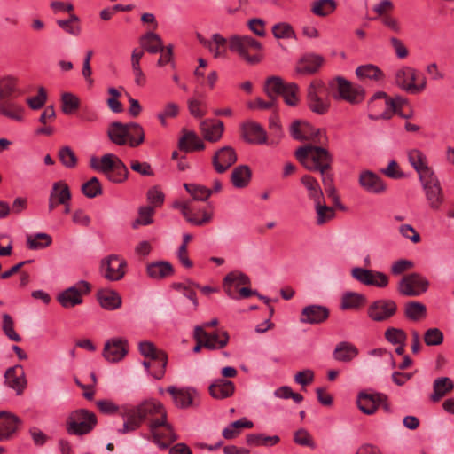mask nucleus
<instances>
[{"mask_svg":"<svg viewBox=\"0 0 454 454\" xmlns=\"http://www.w3.org/2000/svg\"><path fill=\"white\" fill-rule=\"evenodd\" d=\"M90 167L105 175L114 184L124 183L129 175L124 162L114 153H106L100 158L93 156L90 160Z\"/></svg>","mask_w":454,"mask_h":454,"instance_id":"1","label":"nucleus"},{"mask_svg":"<svg viewBox=\"0 0 454 454\" xmlns=\"http://www.w3.org/2000/svg\"><path fill=\"white\" fill-rule=\"evenodd\" d=\"M295 156L310 171H328L333 162V156L328 150L311 145L299 147Z\"/></svg>","mask_w":454,"mask_h":454,"instance_id":"2","label":"nucleus"},{"mask_svg":"<svg viewBox=\"0 0 454 454\" xmlns=\"http://www.w3.org/2000/svg\"><path fill=\"white\" fill-rule=\"evenodd\" d=\"M229 48L249 65H256L262 59V45L249 35H232L229 39Z\"/></svg>","mask_w":454,"mask_h":454,"instance_id":"3","label":"nucleus"},{"mask_svg":"<svg viewBox=\"0 0 454 454\" xmlns=\"http://www.w3.org/2000/svg\"><path fill=\"white\" fill-rule=\"evenodd\" d=\"M332 96L335 100H344L350 105H358L365 98V90L362 86L353 85L342 76H336L329 82Z\"/></svg>","mask_w":454,"mask_h":454,"instance_id":"4","label":"nucleus"},{"mask_svg":"<svg viewBox=\"0 0 454 454\" xmlns=\"http://www.w3.org/2000/svg\"><path fill=\"white\" fill-rule=\"evenodd\" d=\"M265 92L269 98H277L281 95L285 103L295 106L299 102V87L294 82L285 83L279 76H270L265 82Z\"/></svg>","mask_w":454,"mask_h":454,"instance_id":"5","label":"nucleus"},{"mask_svg":"<svg viewBox=\"0 0 454 454\" xmlns=\"http://www.w3.org/2000/svg\"><path fill=\"white\" fill-rule=\"evenodd\" d=\"M97 425L96 415L85 409L72 411L67 419L66 429L69 434H89Z\"/></svg>","mask_w":454,"mask_h":454,"instance_id":"6","label":"nucleus"},{"mask_svg":"<svg viewBox=\"0 0 454 454\" xmlns=\"http://www.w3.org/2000/svg\"><path fill=\"white\" fill-rule=\"evenodd\" d=\"M325 83L321 80H315L310 82L307 89V106L313 113L324 115L328 113L331 106V100L324 96Z\"/></svg>","mask_w":454,"mask_h":454,"instance_id":"7","label":"nucleus"},{"mask_svg":"<svg viewBox=\"0 0 454 454\" xmlns=\"http://www.w3.org/2000/svg\"><path fill=\"white\" fill-rule=\"evenodd\" d=\"M418 78V71L411 67H403L396 70L395 74V82L403 90L418 94L422 92L427 86L425 77L421 79L419 83H415Z\"/></svg>","mask_w":454,"mask_h":454,"instance_id":"8","label":"nucleus"},{"mask_svg":"<svg viewBox=\"0 0 454 454\" xmlns=\"http://www.w3.org/2000/svg\"><path fill=\"white\" fill-rule=\"evenodd\" d=\"M150 432L152 434L153 442L160 449L168 448L171 442L177 440V435L170 424L166 419H157L149 423Z\"/></svg>","mask_w":454,"mask_h":454,"instance_id":"9","label":"nucleus"},{"mask_svg":"<svg viewBox=\"0 0 454 454\" xmlns=\"http://www.w3.org/2000/svg\"><path fill=\"white\" fill-rule=\"evenodd\" d=\"M127 270V262L117 254H111L101 260L100 273L109 281L123 278Z\"/></svg>","mask_w":454,"mask_h":454,"instance_id":"10","label":"nucleus"},{"mask_svg":"<svg viewBox=\"0 0 454 454\" xmlns=\"http://www.w3.org/2000/svg\"><path fill=\"white\" fill-rule=\"evenodd\" d=\"M429 283L419 273H411L402 278L398 284V291L405 296H419L428 288Z\"/></svg>","mask_w":454,"mask_h":454,"instance_id":"11","label":"nucleus"},{"mask_svg":"<svg viewBox=\"0 0 454 454\" xmlns=\"http://www.w3.org/2000/svg\"><path fill=\"white\" fill-rule=\"evenodd\" d=\"M90 291V285L84 280L77 282L74 286H70L59 293L57 300L62 307L66 309L73 308L82 302V294Z\"/></svg>","mask_w":454,"mask_h":454,"instance_id":"12","label":"nucleus"},{"mask_svg":"<svg viewBox=\"0 0 454 454\" xmlns=\"http://www.w3.org/2000/svg\"><path fill=\"white\" fill-rule=\"evenodd\" d=\"M139 351L142 356L145 358H149L153 361H159L160 369L155 371L153 373V378L157 380H160L166 371V366L168 363V356L167 354L160 349H158L153 343L150 341H142L138 345Z\"/></svg>","mask_w":454,"mask_h":454,"instance_id":"13","label":"nucleus"},{"mask_svg":"<svg viewBox=\"0 0 454 454\" xmlns=\"http://www.w3.org/2000/svg\"><path fill=\"white\" fill-rule=\"evenodd\" d=\"M427 200L432 209L437 210L444 201V195L440 182L435 175L420 180Z\"/></svg>","mask_w":454,"mask_h":454,"instance_id":"14","label":"nucleus"},{"mask_svg":"<svg viewBox=\"0 0 454 454\" xmlns=\"http://www.w3.org/2000/svg\"><path fill=\"white\" fill-rule=\"evenodd\" d=\"M128 354V340L124 338H112L104 345L103 356L110 363L122 360Z\"/></svg>","mask_w":454,"mask_h":454,"instance_id":"15","label":"nucleus"},{"mask_svg":"<svg viewBox=\"0 0 454 454\" xmlns=\"http://www.w3.org/2000/svg\"><path fill=\"white\" fill-rule=\"evenodd\" d=\"M396 303L392 300H378L368 308V316L377 322L387 320L396 312Z\"/></svg>","mask_w":454,"mask_h":454,"instance_id":"16","label":"nucleus"},{"mask_svg":"<svg viewBox=\"0 0 454 454\" xmlns=\"http://www.w3.org/2000/svg\"><path fill=\"white\" fill-rule=\"evenodd\" d=\"M238 160L237 153L231 146H223L217 150L212 158L215 170L223 174L229 169Z\"/></svg>","mask_w":454,"mask_h":454,"instance_id":"17","label":"nucleus"},{"mask_svg":"<svg viewBox=\"0 0 454 454\" xmlns=\"http://www.w3.org/2000/svg\"><path fill=\"white\" fill-rule=\"evenodd\" d=\"M358 183L360 186L370 193L380 194L387 191V184L382 178L370 170L360 173Z\"/></svg>","mask_w":454,"mask_h":454,"instance_id":"18","label":"nucleus"},{"mask_svg":"<svg viewBox=\"0 0 454 454\" xmlns=\"http://www.w3.org/2000/svg\"><path fill=\"white\" fill-rule=\"evenodd\" d=\"M135 408L143 421L148 419L152 423L154 419L167 418V412L163 405L155 400L145 401Z\"/></svg>","mask_w":454,"mask_h":454,"instance_id":"19","label":"nucleus"},{"mask_svg":"<svg viewBox=\"0 0 454 454\" xmlns=\"http://www.w3.org/2000/svg\"><path fill=\"white\" fill-rule=\"evenodd\" d=\"M377 100H381V105L383 106V111L377 114H370V118L372 120L390 119L395 113H398L394 107V104L390 103V98L387 95L386 92L379 91L375 93L368 102V107L371 111L375 110V103Z\"/></svg>","mask_w":454,"mask_h":454,"instance_id":"20","label":"nucleus"},{"mask_svg":"<svg viewBox=\"0 0 454 454\" xmlns=\"http://www.w3.org/2000/svg\"><path fill=\"white\" fill-rule=\"evenodd\" d=\"M242 137L249 144L263 145L267 143L265 129L255 121H248L243 124Z\"/></svg>","mask_w":454,"mask_h":454,"instance_id":"21","label":"nucleus"},{"mask_svg":"<svg viewBox=\"0 0 454 454\" xmlns=\"http://www.w3.org/2000/svg\"><path fill=\"white\" fill-rule=\"evenodd\" d=\"M329 309L321 305H309L302 309L300 321L304 324H321L329 317Z\"/></svg>","mask_w":454,"mask_h":454,"instance_id":"22","label":"nucleus"},{"mask_svg":"<svg viewBox=\"0 0 454 454\" xmlns=\"http://www.w3.org/2000/svg\"><path fill=\"white\" fill-rule=\"evenodd\" d=\"M387 396L384 394L361 392L357 396V406L363 413L372 415L377 411L380 403L385 402Z\"/></svg>","mask_w":454,"mask_h":454,"instance_id":"23","label":"nucleus"},{"mask_svg":"<svg viewBox=\"0 0 454 454\" xmlns=\"http://www.w3.org/2000/svg\"><path fill=\"white\" fill-rule=\"evenodd\" d=\"M408 159L411 165L414 168L419 176V180H424L434 175V171L428 167L426 155L418 149L411 150L408 153Z\"/></svg>","mask_w":454,"mask_h":454,"instance_id":"24","label":"nucleus"},{"mask_svg":"<svg viewBox=\"0 0 454 454\" xmlns=\"http://www.w3.org/2000/svg\"><path fill=\"white\" fill-rule=\"evenodd\" d=\"M6 385L14 389L17 395H21L27 386L25 373L21 366L9 368L4 374Z\"/></svg>","mask_w":454,"mask_h":454,"instance_id":"25","label":"nucleus"},{"mask_svg":"<svg viewBox=\"0 0 454 454\" xmlns=\"http://www.w3.org/2000/svg\"><path fill=\"white\" fill-rule=\"evenodd\" d=\"M208 391L215 399H226L233 395L235 385L229 380L223 378L216 379L208 387Z\"/></svg>","mask_w":454,"mask_h":454,"instance_id":"26","label":"nucleus"},{"mask_svg":"<svg viewBox=\"0 0 454 454\" xmlns=\"http://www.w3.org/2000/svg\"><path fill=\"white\" fill-rule=\"evenodd\" d=\"M25 108L16 100V97L0 101V115L21 121Z\"/></svg>","mask_w":454,"mask_h":454,"instance_id":"27","label":"nucleus"},{"mask_svg":"<svg viewBox=\"0 0 454 454\" xmlns=\"http://www.w3.org/2000/svg\"><path fill=\"white\" fill-rule=\"evenodd\" d=\"M196 330L205 341L209 342L214 348H207L209 350L221 349L229 342V334L224 330H217L213 333L206 332L203 327L197 325Z\"/></svg>","mask_w":454,"mask_h":454,"instance_id":"28","label":"nucleus"},{"mask_svg":"<svg viewBox=\"0 0 454 454\" xmlns=\"http://www.w3.org/2000/svg\"><path fill=\"white\" fill-rule=\"evenodd\" d=\"M324 63V58L317 54H308L297 63L295 71L300 74H311L316 73Z\"/></svg>","mask_w":454,"mask_h":454,"instance_id":"29","label":"nucleus"},{"mask_svg":"<svg viewBox=\"0 0 454 454\" xmlns=\"http://www.w3.org/2000/svg\"><path fill=\"white\" fill-rule=\"evenodd\" d=\"M20 419L14 414L0 412V442L10 439L12 434L18 429Z\"/></svg>","mask_w":454,"mask_h":454,"instance_id":"30","label":"nucleus"},{"mask_svg":"<svg viewBox=\"0 0 454 454\" xmlns=\"http://www.w3.org/2000/svg\"><path fill=\"white\" fill-rule=\"evenodd\" d=\"M200 126L204 138L210 142H217L224 130L223 123L221 121L207 119L202 121Z\"/></svg>","mask_w":454,"mask_h":454,"instance_id":"31","label":"nucleus"},{"mask_svg":"<svg viewBox=\"0 0 454 454\" xmlns=\"http://www.w3.org/2000/svg\"><path fill=\"white\" fill-rule=\"evenodd\" d=\"M250 278L242 272L232 271L227 274L223 279V286L227 295L231 299H238L235 295L234 289L240 285H249Z\"/></svg>","mask_w":454,"mask_h":454,"instance_id":"32","label":"nucleus"},{"mask_svg":"<svg viewBox=\"0 0 454 454\" xmlns=\"http://www.w3.org/2000/svg\"><path fill=\"white\" fill-rule=\"evenodd\" d=\"M358 348L348 341L339 342L333 352V357L335 361L340 363H350L358 356Z\"/></svg>","mask_w":454,"mask_h":454,"instance_id":"33","label":"nucleus"},{"mask_svg":"<svg viewBox=\"0 0 454 454\" xmlns=\"http://www.w3.org/2000/svg\"><path fill=\"white\" fill-rule=\"evenodd\" d=\"M97 299L100 306L107 310H114L121 305V296L112 289L98 290Z\"/></svg>","mask_w":454,"mask_h":454,"instance_id":"34","label":"nucleus"},{"mask_svg":"<svg viewBox=\"0 0 454 454\" xmlns=\"http://www.w3.org/2000/svg\"><path fill=\"white\" fill-rule=\"evenodd\" d=\"M173 207L175 208H177L181 211L182 215L185 218V220L190 223L191 224L196 225V226H201L205 223H207L212 219V214L207 213V211L203 210L202 213V218H191L190 214V207L191 203L190 201H176L173 204Z\"/></svg>","mask_w":454,"mask_h":454,"instance_id":"35","label":"nucleus"},{"mask_svg":"<svg viewBox=\"0 0 454 454\" xmlns=\"http://www.w3.org/2000/svg\"><path fill=\"white\" fill-rule=\"evenodd\" d=\"M129 123L119 121L113 122L107 130L109 139L117 145H124L128 143Z\"/></svg>","mask_w":454,"mask_h":454,"instance_id":"36","label":"nucleus"},{"mask_svg":"<svg viewBox=\"0 0 454 454\" xmlns=\"http://www.w3.org/2000/svg\"><path fill=\"white\" fill-rule=\"evenodd\" d=\"M146 272L151 278L163 279L172 276L174 269L168 262L160 261L148 264Z\"/></svg>","mask_w":454,"mask_h":454,"instance_id":"37","label":"nucleus"},{"mask_svg":"<svg viewBox=\"0 0 454 454\" xmlns=\"http://www.w3.org/2000/svg\"><path fill=\"white\" fill-rule=\"evenodd\" d=\"M178 147L181 151L189 153L196 150H203L205 145L198 135L193 131H185L179 139Z\"/></svg>","mask_w":454,"mask_h":454,"instance_id":"38","label":"nucleus"},{"mask_svg":"<svg viewBox=\"0 0 454 454\" xmlns=\"http://www.w3.org/2000/svg\"><path fill=\"white\" fill-rule=\"evenodd\" d=\"M124 423L122 428L118 430L119 434H125L137 430L142 424L143 419L136 408L128 410L124 414Z\"/></svg>","mask_w":454,"mask_h":454,"instance_id":"39","label":"nucleus"},{"mask_svg":"<svg viewBox=\"0 0 454 454\" xmlns=\"http://www.w3.org/2000/svg\"><path fill=\"white\" fill-rule=\"evenodd\" d=\"M251 170L247 165L236 167L231 175V181L234 187L244 188L248 185L251 180Z\"/></svg>","mask_w":454,"mask_h":454,"instance_id":"40","label":"nucleus"},{"mask_svg":"<svg viewBox=\"0 0 454 454\" xmlns=\"http://www.w3.org/2000/svg\"><path fill=\"white\" fill-rule=\"evenodd\" d=\"M454 388L452 380L448 377L437 378L434 382V392L430 398L433 402L440 401L446 394Z\"/></svg>","mask_w":454,"mask_h":454,"instance_id":"41","label":"nucleus"},{"mask_svg":"<svg viewBox=\"0 0 454 454\" xmlns=\"http://www.w3.org/2000/svg\"><path fill=\"white\" fill-rule=\"evenodd\" d=\"M140 44L146 51L155 54L163 51V42L159 35L148 32L140 38Z\"/></svg>","mask_w":454,"mask_h":454,"instance_id":"42","label":"nucleus"},{"mask_svg":"<svg viewBox=\"0 0 454 454\" xmlns=\"http://www.w3.org/2000/svg\"><path fill=\"white\" fill-rule=\"evenodd\" d=\"M301 182L306 187L309 192V198L314 200L315 204H318V202L323 200L324 194L316 178L305 175L301 177Z\"/></svg>","mask_w":454,"mask_h":454,"instance_id":"43","label":"nucleus"},{"mask_svg":"<svg viewBox=\"0 0 454 454\" xmlns=\"http://www.w3.org/2000/svg\"><path fill=\"white\" fill-rule=\"evenodd\" d=\"M171 287L178 292H180L184 297L189 299L192 304L193 309L196 310L199 306L197 295L195 289L197 287H200V285L192 282V281H187L185 283H173L171 285Z\"/></svg>","mask_w":454,"mask_h":454,"instance_id":"44","label":"nucleus"},{"mask_svg":"<svg viewBox=\"0 0 454 454\" xmlns=\"http://www.w3.org/2000/svg\"><path fill=\"white\" fill-rule=\"evenodd\" d=\"M311 126L305 121H294L290 127L292 137L299 141L309 140L312 137Z\"/></svg>","mask_w":454,"mask_h":454,"instance_id":"45","label":"nucleus"},{"mask_svg":"<svg viewBox=\"0 0 454 454\" xmlns=\"http://www.w3.org/2000/svg\"><path fill=\"white\" fill-rule=\"evenodd\" d=\"M172 395L175 404L179 408H187L192 404V396L189 389H177L173 386L167 388Z\"/></svg>","mask_w":454,"mask_h":454,"instance_id":"46","label":"nucleus"},{"mask_svg":"<svg viewBox=\"0 0 454 454\" xmlns=\"http://www.w3.org/2000/svg\"><path fill=\"white\" fill-rule=\"evenodd\" d=\"M50 196L57 200L61 204H66L71 200V192L67 183L58 181L53 183Z\"/></svg>","mask_w":454,"mask_h":454,"instance_id":"47","label":"nucleus"},{"mask_svg":"<svg viewBox=\"0 0 454 454\" xmlns=\"http://www.w3.org/2000/svg\"><path fill=\"white\" fill-rule=\"evenodd\" d=\"M18 91L17 81L12 76L0 78V101L14 98Z\"/></svg>","mask_w":454,"mask_h":454,"instance_id":"48","label":"nucleus"},{"mask_svg":"<svg viewBox=\"0 0 454 454\" xmlns=\"http://www.w3.org/2000/svg\"><path fill=\"white\" fill-rule=\"evenodd\" d=\"M404 314L412 321H419L427 316L426 306L419 301H409L405 304Z\"/></svg>","mask_w":454,"mask_h":454,"instance_id":"49","label":"nucleus"},{"mask_svg":"<svg viewBox=\"0 0 454 454\" xmlns=\"http://www.w3.org/2000/svg\"><path fill=\"white\" fill-rule=\"evenodd\" d=\"M337 7L335 0H315L311 5L313 14L325 17L333 13Z\"/></svg>","mask_w":454,"mask_h":454,"instance_id":"50","label":"nucleus"},{"mask_svg":"<svg viewBox=\"0 0 454 454\" xmlns=\"http://www.w3.org/2000/svg\"><path fill=\"white\" fill-rule=\"evenodd\" d=\"M356 74L360 80L369 79L379 81L383 77L381 70L372 64L359 66L356 69Z\"/></svg>","mask_w":454,"mask_h":454,"instance_id":"51","label":"nucleus"},{"mask_svg":"<svg viewBox=\"0 0 454 454\" xmlns=\"http://www.w3.org/2000/svg\"><path fill=\"white\" fill-rule=\"evenodd\" d=\"M206 46L213 53L215 58L223 57L227 51V40L220 34H214L212 41L207 43Z\"/></svg>","mask_w":454,"mask_h":454,"instance_id":"52","label":"nucleus"},{"mask_svg":"<svg viewBox=\"0 0 454 454\" xmlns=\"http://www.w3.org/2000/svg\"><path fill=\"white\" fill-rule=\"evenodd\" d=\"M280 441L278 435L266 436L262 434H250L246 437V442L250 446H273Z\"/></svg>","mask_w":454,"mask_h":454,"instance_id":"53","label":"nucleus"},{"mask_svg":"<svg viewBox=\"0 0 454 454\" xmlns=\"http://www.w3.org/2000/svg\"><path fill=\"white\" fill-rule=\"evenodd\" d=\"M128 143L130 147H137L145 141V131L137 122L129 123Z\"/></svg>","mask_w":454,"mask_h":454,"instance_id":"54","label":"nucleus"},{"mask_svg":"<svg viewBox=\"0 0 454 454\" xmlns=\"http://www.w3.org/2000/svg\"><path fill=\"white\" fill-rule=\"evenodd\" d=\"M184 187L193 200L206 201L212 194V190L197 184H184Z\"/></svg>","mask_w":454,"mask_h":454,"instance_id":"55","label":"nucleus"},{"mask_svg":"<svg viewBox=\"0 0 454 454\" xmlns=\"http://www.w3.org/2000/svg\"><path fill=\"white\" fill-rule=\"evenodd\" d=\"M80 107L79 98L71 93L65 92L61 96V110L65 114H73Z\"/></svg>","mask_w":454,"mask_h":454,"instance_id":"56","label":"nucleus"},{"mask_svg":"<svg viewBox=\"0 0 454 454\" xmlns=\"http://www.w3.org/2000/svg\"><path fill=\"white\" fill-rule=\"evenodd\" d=\"M52 242L51 237L46 233H37L27 236V245L29 249H42L49 247Z\"/></svg>","mask_w":454,"mask_h":454,"instance_id":"57","label":"nucleus"},{"mask_svg":"<svg viewBox=\"0 0 454 454\" xmlns=\"http://www.w3.org/2000/svg\"><path fill=\"white\" fill-rule=\"evenodd\" d=\"M82 192L87 198L92 199L103 192L102 185L98 177L93 176L82 185Z\"/></svg>","mask_w":454,"mask_h":454,"instance_id":"58","label":"nucleus"},{"mask_svg":"<svg viewBox=\"0 0 454 454\" xmlns=\"http://www.w3.org/2000/svg\"><path fill=\"white\" fill-rule=\"evenodd\" d=\"M365 298L364 295L357 293H348L343 295L341 301L342 309H356L364 304Z\"/></svg>","mask_w":454,"mask_h":454,"instance_id":"59","label":"nucleus"},{"mask_svg":"<svg viewBox=\"0 0 454 454\" xmlns=\"http://www.w3.org/2000/svg\"><path fill=\"white\" fill-rule=\"evenodd\" d=\"M59 159L60 162L67 168H75L78 161L74 152L69 146H64L59 149Z\"/></svg>","mask_w":454,"mask_h":454,"instance_id":"60","label":"nucleus"},{"mask_svg":"<svg viewBox=\"0 0 454 454\" xmlns=\"http://www.w3.org/2000/svg\"><path fill=\"white\" fill-rule=\"evenodd\" d=\"M272 34L273 35L278 38H294L295 37V32L293 28V27L286 23V22H280L278 24H275L272 27Z\"/></svg>","mask_w":454,"mask_h":454,"instance_id":"61","label":"nucleus"},{"mask_svg":"<svg viewBox=\"0 0 454 454\" xmlns=\"http://www.w3.org/2000/svg\"><path fill=\"white\" fill-rule=\"evenodd\" d=\"M321 200L318 204H315L316 212H317V223L321 225L330 221L334 217V210L333 207H330L326 205L322 204Z\"/></svg>","mask_w":454,"mask_h":454,"instance_id":"62","label":"nucleus"},{"mask_svg":"<svg viewBox=\"0 0 454 454\" xmlns=\"http://www.w3.org/2000/svg\"><path fill=\"white\" fill-rule=\"evenodd\" d=\"M385 338L388 342L394 345H397L399 343L405 344L407 335L402 329L390 327L386 330Z\"/></svg>","mask_w":454,"mask_h":454,"instance_id":"63","label":"nucleus"},{"mask_svg":"<svg viewBox=\"0 0 454 454\" xmlns=\"http://www.w3.org/2000/svg\"><path fill=\"white\" fill-rule=\"evenodd\" d=\"M443 333L438 328H430L425 332L424 341L427 346H438L443 342Z\"/></svg>","mask_w":454,"mask_h":454,"instance_id":"64","label":"nucleus"}]
</instances>
